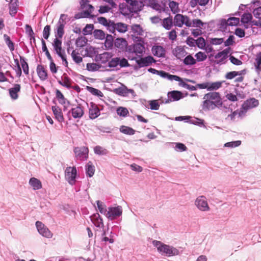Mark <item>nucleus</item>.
Wrapping results in <instances>:
<instances>
[{
	"mask_svg": "<svg viewBox=\"0 0 261 261\" xmlns=\"http://www.w3.org/2000/svg\"><path fill=\"white\" fill-rule=\"evenodd\" d=\"M112 57L111 54L108 52H104L102 54H97L95 57V61L97 62H100L101 64H105Z\"/></svg>",
	"mask_w": 261,
	"mask_h": 261,
	"instance_id": "nucleus-15",
	"label": "nucleus"
},
{
	"mask_svg": "<svg viewBox=\"0 0 261 261\" xmlns=\"http://www.w3.org/2000/svg\"><path fill=\"white\" fill-rule=\"evenodd\" d=\"M204 100L201 105L202 109L205 111L214 110L216 108L220 109L223 107V101L219 92H212L204 94Z\"/></svg>",
	"mask_w": 261,
	"mask_h": 261,
	"instance_id": "nucleus-1",
	"label": "nucleus"
},
{
	"mask_svg": "<svg viewBox=\"0 0 261 261\" xmlns=\"http://www.w3.org/2000/svg\"><path fill=\"white\" fill-rule=\"evenodd\" d=\"M222 86V82H208V91L216 90L220 88Z\"/></svg>",
	"mask_w": 261,
	"mask_h": 261,
	"instance_id": "nucleus-43",
	"label": "nucleus"
},
{
	"mask_svg": "<svg viewBox=\"0 0 261 261\" xmlns=\"http://www.w3.org/2000/svg\"><path fill=\"white\" fill-rule=\"evenodd\" d=\"M64 25H63V24H58V26H57V32H55L56 33V38H62L64 34Z\"/></svg>",
	"mask_w": 261,
	"mask_h": 261,
	"instance_id": "nucleus-51",
	"label": "nucleus"
},
{
	"mask_svg": "<svg viewBox=\"0 0 261 261\" xmlns=\"http://www.w3.org/2000/svg\"><path fill=\"white\" fill-rule=\"evenodd\" d=\"M174 55L177 58L180 59L181 58L184 57L186 55V51L181 46L176 47L173 51Z\"/></svg>",
	"mask_w": 261,
	"mask_h": 261,
	"instance_id": "nucleus-35",
	"label": "nucleus"
},
{
	"mask_svg": "<svg viewBox=\"0 0 261 261\" xmlns=\"http://www.w3.org/2000/svg\"><path fill=\"white\" fill-rule=\"evenodd\" d=\"M89 0H79L81 8L82 9L94 10V7L89 4Z\"/></svg>",
	"mask_w": 261,
	"mask_h": 261,
	"instance_id": "nucleus-40",
	"label": "nucleus"
},
{
	"mask_svg": "<svg viewBox=\"0 0 261 261\" xmlns=\"http://www.w3.org/2000/svg\"><path fill=\"white\" fill-rule=\"evenodd\" d=\"M90 219L93 224L97 227L103 226V221L98 213L94 214L90 216Z\"/></svg>",
	"mask_w": 261,
	"mask_h": 261,
	"instance_id": "nucleus-20",
	"label": "nucleus"
},
{
	"mask_svg": "<svg viewBox=\"0 0 261 261\" xmlns=\"http://www.w3.org/2000/svg\"><path fill=\"white\" fill-rule=\"evenodd\" d=\"M4 38L5 43L7 45L9 49L11 51H13L14 50V44L11 40L10 37L9 36H8L7 34H4Z\"/></svg>",
	"mask_w": 261,
	"mask_h": 261,
	"instance_id": "nucleus-47",
	"label": "nucleus"
},
{
	"mask_svg": "<svg viewBox=\"0 0 261 261\" xmlns=\"http://www.w3.org/2000/svg\"><path fill=\"white\" fill-rule=\"evenodd\" d=\"M116 112L118 115L123 117H126L129 113L128 110L122 107H118L116 110Z\"/></svg>",
	"mask_w": 261,
	"mask_h": 261,
	"instance_id": "nucleus-49",
	"label": "nucleus"
},
{
	"mask_svg": "<svg viewBox=\"0 0 261 261\" xmlns=\"http://www.w3.org/2000/svg\"><path fill=\"white\" fill-rule=\"evenodd\" d=\"M71 113L72 117L75 118H81L84 114V110L80 105L77 106L75 108H72L69 113Z\"/></svg>",
	"mask_w": 261,
	"mask_h": 261,
	"instance_id": "nucleus-16",
	"label": "nucleus"
},
{
	"mask_svg": "<svg viewBox=\"0 0 261 261\" xmlns=\"http://www.w3.org/2000/svg\"><path fill=\"white\" fill-rule=\"evenodd\" d=\"M195 57L196 58V60L198 62H201L204 61L206 58V55L202 51H199L195 55Z\"/></svg>",
	"mask_w": 261,
	"mask_h": 261,
	"instance_id": "nucleus-58",
	"label": "nucleus"
},
{
	"mask_svg": "<svg viewBox=\"0 0 261 261\" xmlns=\"http://www.w3.org/2000/svg\"><path fill=\"white\" fill-rule=\"evenodd\" d=\"M20 85L16 84L13 87L9 89V94L12 99L15 100L18 98V93L20 91Z\"/></svg>",
	"mask_w": 261,
	"mask_h": 261,
	"instance_id": "nucleus-21",
	"label": "nucleus"
},
{
	"mask_svg": "<svg viewBox=\"0 0 261 261\" xmlns=\"http://www.w3.org/2000/svg\"><path fill=\"white\" fill-rule=\"evenodd\" d=\"M152 51L153 55L158 57H163L165 55V50L161 46H153Z\"/></svg>",
	"mask_w": 261,
	"mask_h": 261,
	"instance_id": "nucleus-29",
	"label": "nucleus"
},
{
	"mask_svg": "<svg viewBox=\"0 0 261 261\" xmlns=\"http://www.w3.org/2000/svg\"><path fill=\"white\" fill-rule=\"evenodd\" d=\"M94 152L98 155H106L108 153L107 149L102 148L100 146H96L94 148Z\"/></svg>",
	"mask_w": 261,
	"mask_h": 261,
	"instance_id": "nucleus-50",
	"label": "nucleus"
},
{
	"mask_svg": "<svg viewBox=\"0 0 261 261\" xmlns=\"http://www.w3.org/2000/svg\"><path fill=\"white\" fill-rule=\"evenodd\" d=\"M184 15L180 14L175 15L174 18V25L176 27H181L184 24Z\"/></svg>",
	"mask_w": 261,
	"mask_h": 261,
	"instance_id": "nucleus-37",
	"label": "nucleus"
},
{
	"mask_svg": "<svg viewBox=\"0 0 261 261\" xmlns=\"http://www.w3.org/2000/svg\"><path fill=\"white\" fill-rule=\"evenodd\" d=\"M110 33H114L116 31V23L114 21L111 20L106 27Z\"/></svg>",
	"mask_w": 261,
	"mask_h": 261,
	"instance_id": "nucleus-59",
	"label": "nucleus"
},
{
	"mask_svg": "<svg viewBox=\"0 0 261 261\" xmlns=\"http://www.w3.org/2000/svg\"><path fill=\"white\" fill-rule=\"evenodd\" d=\"M196 45L199 48L203 49L205 45V41L203 38L199 37L196 40Z\"/></svg>",
	"mask_w": 261,
	"mask_h": 261,
	"instance_id": "nucleus-62",
	"label": "nucleus"
},
{
	"mask_svg": "<svg viewBox=\"0 0 261 261\" xmlns=\"http://www.w3.org/2000/svg\"><path fill=\"white\" fill-rule=\"evenodd\" d=\"M252 13L255 18L261 20V7L254 9Z\"/></svg>",
	"mask_w": 261,
	"mask_h": 261,
	"instance_id": "nucleus-64",
	"label": "nucleus"
},
{
	"mask_svg": "<svg viewBox=\"0 0 261 261\" xmlns=\"http://www.w3.org/2000/svg\"><path fill=\"white\" fill-rule=\"evenodd\" d=\"M62 81H58V83L63 87L69 89L71 88V80L66 73H64L62 77Z\"/></svg>",
	"mask_w": 261,
	"mask_h": 261,
	"instance_id": "nucleus-24",
	"label": "nucleus"
},
{
	"mask_svg": "<svg viewBox=\"0 0 261 261\" xmlns=\"http://www.w3.org/2000/svg\"><path fill=\"white\" fill-rule=\"evenodd\" d=\"M195 204L201 211H207L209 210V206L206 199L203 196L197 197L195 200Z\"/></svg>",
	"mask_w": 261,
	"mask_h": 261,
	"instance_id": "nucleus-9",
	"label": "nucleus"
},
{
	"mask_svg": "<svg viewBox=\"0 0 261 261\" xmlns=\"http://www.w3.org/2000/svg\"><path fill=\"white\" fill-rule=\"evenodd\" d=\"M73 151L75 157L80 160H86L88 156V148L85 146L75 147L74 148Z\"/></svg>",
	"mask_w": 261,
	"mask_h": 261,
	"instance_id": "nucleus-6",
	"label": "nucleus"
},
{
	"mask_svg": "<svg viewBox=\"0 0 261 261\" xmlns=\"http://www.w3.org/2000/svg\"><path fill=\"white\" fill-rule=\"evenodd\" d=\"M29 184L34 190L40 189L42 188L41 182L36 178L32 177L29 180Z\"/></svg>",
	"mask_w": 261,
	"mask_h": 261,
	"instance_id": "nucleus-30",
	"label": "nucleus"
},
{
	"mask_svg": "<svg viewBox=\"0 0 261 261\" xmlns=\"http://www.w3.org/2000/svg\"><path fill=\"white\" fill-rule=\"evenodd\" d=\"M119 10L120 13L124 16H128L130 14L129 4L126 2L119 4Z\"/></svg>",
	"mask_w": 261,
	"mask_h": 261,
	"instance_id": "nucleus-34",
	"label": "nucleus"
},
{
	"mask_svg": "<svg viewBox=\"0 0 261 261\" xmlns=\"http://www.w3.org/2000/svg\"><path fill=\"white\" fill-rule=\"evenodd\" d=\"M97 208L99 212L107 216L108 213V210L106 208V205L101 201L99 200L96 201Z\"/></svg>",
	"mask_w": 261,
	"mask_h": 261,
	"instance_id": "nucleus-41",
	"label": "nucleus"
},
{
	"mask_svg": "<svg viewBox=\"0 0 261 261\" xmlns=\"http://www.w3.org/2000/svg\"><path fill=\"white\" fill-rule=\"evenodd\" d=\"M229 51V48H227L215 55L214 57L216 59H220V60L217 62V64H221L227 59Z\"/></svg>",
	"mask_w": 261,
	"mask_h": 261,
	"instance_id": "nucleus-18",
	"label": "nucleus"
},
{
	"mask_svg": "<svg viewBox=\"0 0 261 261\" xmlns=\"http://www.w3.org/2000/svg\"><path fill=\"white\" fill-rule=\"evenodd\" d=\"M138 42L135 44L133 46L134 52L136 54H142L144 50L143 39L141 37H137Z\"/></svg>",
	"mask_w": 261,
	"mask_h": 261,
	"instance_id": "nucleus-14",
	"label": "nucleus"
},
{
	"mask_svg": "<svg viewBox=\"0 0 261 261\" xmlns=\"http://www.w3.org/2000/svg\"><path fill=\"white\" fill-rule=\"evenodd\" d=\"M18 0H11L9 4V14L12 17H14L17 12Z\"/></svg>",
	"mask_w": 261,
	"mask_h": 261,
	"instance_id": "nucleus-27",
	"label": "nucleus"
},
{
	"mask_svg": "<svg viewBox=\"0 0 261 261\" xmlns=\"http://www.w3.org/2000/svg\"><path fill=\"white\" fill-rule=\"evenodd\" d=\"M101 65L94 63H89L86 65L87 69L89 71H97L101 68Z\"/></svg>",
	"mask_w": 261,
	"mask_h": 261,
	"instance_id": "nucleus-45",
	"label": "nucleus"
},
{
	"mask_svg": "<svg viewBox=\"0 0 261 261\" xmlns=\"http://www.w3.org/2000/svg\"><path fill=\"white\" fill-rule=\"evenodd\" d=\"M77 171L75 167H67L65 171V177L68 183L73 186L75 184Z\"/></svg>",
	"mask_w": 261,
	"mask_h": 261,
	"instance_id": "nucleus-3",
	"label": "nucleus"
},
{
	"mask_svg": "<svg viewBox=\"0 0 261 261\" xmlns=\"http://www.w3.org/2000/svg\"><path fill=\"white\" fill-rule=\"evenodd\" d=\"M36 226L38 231L43 237L47 238H51L52 237V233L41 222L37 221L36 222Z\"/></svg>",
	"mask_w": 261,
	"mask_h": 261,
	"instance_id": "nucleus-8",
	"label": "nucleus"
},
{
	"mask_svg": "<svg viewBox=\"0 0 261 261\" xmlns=\"http://www.w3.org/2000/svg\"><path fill=\"white\" fill-rule=\"evenodd\" d=\"M51 109L56 119L60 122H63L64 121V117L61 109L56 106H53Z\"/></svg>",
	"mask_w": 261,
	"mask_h": 261,
	"instance_id": "nucleus-26",
	"label": "nucleus"
},
{
	"mask_svg": "<svg viewBox=\"0 0 261 261\" xmlns=\"http://www.w3.org/2000/svg\"><path fill=\"white\" fill-rule=\"evenodd\" d=\"M120 132L124 134L128 135H133L136 130L129 126L122 125L120 128Z\"/></svg>",
	"mask_w": 261,
	"mask_h": 261,
	"instance_id": "nucleus-39",
	"label": "nucleus"
},
{
	"mask_svg": "<svg viewBox=\"0 0 261 261\" xmlns=\"http://www.w3.org/2000/svg\"><path fill=\"white\" fill-rule=\"evenodd\" d=\"M85 170L87 176L91 177L93 176L95 172V167L92 165L91 162H89L85 166Z\"/></svg>",
	"mask_w": 261,
	"mask_h": 261,
	"instance_id": "nucleus-36",
	"label": "nucleus"
},
{
	"mask_svg": "<svg viewBox=\"0 0 261 261\" xmlns=\"http://www.w3.org/2000/svg\"><path fill=\"white\" fill-rule=\"evenodd\" d=\"M240 22V19L239 18L231 17L227 19V23L229 26H236Z\"/></svg>",
	"mask_w": 261,
	"mask_h": 261,
	"instance_id": "nucleus-54",
	"label": "nucleus"
},
{
	"mask_svg": "<svg viewBox=\"0 0 261 261\" xmlns=\"http://www.w3.org/2000/svg\"><path fill=\"white\" fill-rule=\"evenodd\" d=\"M127 45V41L124 38H118L114 41V46L115 47L123 51Z\"/></svg>",
	"mask_w": 261,
	"mask_h": 261,
	"instance_id": "nucleus-19",
	"label": "nucleus"
},
{
	"mask_svg": "<svg viewBox=\"0 0 261 261\" xmlns=\"http://www.w3.org/2000/svg\"><path fill=\"white\" fill-rule=\"evenodd\" d=\"M120 62V58L118 57H116L114 58H113L110 60L109 62L108 66L109 67L112 68V67H115L117 65H119Z\"/></svg>",
	"mask_w": 261,
	"mask_h": 261,
	"instance_id": "nucleus-57",
	"label": "nucleus"
},
{
	"mask_svg": "<svg viewBox=\"0 0 261 261\" xmlns=\"http://www.w3.org/2000/svg\"><path fill=\"white\" fill-rule=\"evenodd\" d=\"M56 97L58 99L59 102L62 105H64V109H65L67 107L70 105V102L66 100L63 94L59 90L57 89L56 91Z\"/></svg>",
	"mask_w": 261,
	"mask_h": 261,
	"instance_id": "nucleus-25",
	"label": "nucleus"
},
{
	"mask_svg": "<svg viewBox=\"0 0 261 261\" xmlns=\"http://www.w3.org/2000/svg\"><path fill=\"white\" fill-rule=\"evenodd\" d=\"M132 30L137 35H142L143 33V30L141 26L139 24H134L132 26Z\"/></svg>",
	"mask_w": 261,
	"mask_h": 261,
	"instance_id": "nucleus-55",
	"label": "nucleus"
},
{
	"mask_svg": "<svg viewBox=\"0 0 261 261\" xmlns=\"http://www.w3.org/2000/svg\"><path fill=\"white\" fill-rule=\"evenodd\" d=\"M149 105L150 109L153 110H158L160 107V105L157 100H150Z\"/></svg>",
	"mask_w": 261,
	"mask_h": 261,
	"instance_id": "nucleus-61",
	"label": "nucleus"
},
{
	"mask_svg": "<svg viewBox=\"0 0 261 261\" xmlns=\"http://www.w3.org/2000/svg\"><path fill=\"white\" fill-rule=\"evenodd\" d=\"M53 46L57 55L63 53V50H62V41L60 39L56 38L53 43Z\"/></svg>",
	"mask_w": 261,
	"mask_h": 261,
	"instance_id": "nucleus-33",
	"label": "nucleus"
},
{
	"mask_svg": "<svg viewBox=\"0 0 261 261\" xmlns=\"http://www.w3.org/2000/svg\"><path fill=\"white\" fill-rule=\"evenodd\" d=\"M89 118L94 119L98 117L100 114V110L98 106L93 102L90 103L89 109Z\"/></svg>",
	"mask_w": 261,
	"mask_h": 261,
	"instance_id": "nucleus-12",
	"label": "nucleus"
},
{
	"mask_svg": "<svg viewBox=\"0 0 261 261\" xmlns=\"http://www.w3.org/2000/svg\"><path fill=\"white\" fill-rule=\"evenodd\" d=\"M209 0H190V4L192 8L195 7L197 5L200 6H205L207 4Z\"/></svg>",
	"mask_w": 261,
	"mask_h": 261,
	"instance_id": "nucleus-44",
	"label": "nucleus"
},
{
	"mask_svg": "<svg viewBox=\"0 0 261 261\" xmlns=\"http://www.w3.org/2000/svg\"><path fill=\"white\" fill-rule=\"evenodd\" d=\"M127 3L129 4L130 14L133 13H138L140 11L144 6L142 1H137L136 0H127Z\"/></svg>",
	"mask_w": 261,
	"mask_h": 261,
	"instance_id": "nucleus-7",
	"label": "nucleus"
},
{
	"mask_svg": "<svg viewBox=\"0 0 261 261\" xmlns=\"http://www.w3.org/2000/svg\"><path fill=\"white\" fill-rule=\"evenodd\" d=\"M37 73L41 81H44L47 79V70H45L43 65H38L37 66Z\"/></svg>",
	"mask_w": 261,
	"mask_h": 261,
	"instance_id": "nucleus-22",
	"label": "nucleus"
},
{
	"mask_svg": "<svg viewBox=\"0 0 261 261\" xmlns=\"http://www.w3.org/2000/svg\"><path fill=\"white\" fill-rule=\"evenodd\" d=\"M105 46L107 49H111L114 45L113 37L111 35L107 34L105 37Z\"/></svg>",
	"mask_w": 261,
	"mask_h": 261,
	"instance_id": "nucleus-31",
	"label": "nucleus"
},
{
	"mask_svg": "<svg viewBox=\"0 0 261 261\" xmlns=\"http://www.w3.org/2000/svg\"><path fill=\"white\" fill-rule=\"evenodd\" d=\"M153 245L157 249L158 251L162 255L171 256L177 255L179 251L172 246L164 244L161 241L154 240L152 241Z\"/></svg>",
	"mask_w": 261,
	"mask_h": 261,
	"instance_id": "nucleus-2",
	"label": "nucleus"
},
{
	"mask_svg": "<svg viewBox=\"0 0 261 261\" xmlns=\"http://www.w3.org/2000/svg\"><path fill=\"white\" fill-rule=\"evenodd\" d=\"M173 24L172 18L170 16L162 20V25L167 30H170Z\"/></svg>",
	"mask_w": 261,
	"mask_h": 261,
	"instance_id": "nucleus-32",
	"label": "nucleus"
},
{
	"mask_svg": "<svg viewBox=\"0 0 261 261\" xmlns=\"http://www.w3.org/2000/svg\"><path fill=\"white\" fill-rule=\"evenodd\" d=\"M252 16L251 13H244L241 17V21L242 23L244 24V27L245 28H248L247 25L245 24L248 23L249 22H251Z\"/></svg>",
	"mask_w": 261,
	"mask_h": 261,
	"instance_id": "nucleus-38",
	"label": "nucleus"
},
{
	"mask_svg": "<svg viewBox=\"0 0 261 261\" xmlns=\"http://www.w3.org/2000/svg\"><path fill=\"white\" fill-rule=\"evenodd\" d=\"M94 10H91L89 9H85L81 12L77 13L75 14L74 18L76 19L83 18H91L93 17L91 14Z\"/></svg>",
	"mask_w": 261,
	"mask_h": 261,
	"instance_id": "nucleus-28",
	"label": "nucleus"
},
{
	"mask_svg": "<svg viewBox=\"0 0 261 261\" xmlns=\"http://www.w3.org/2000/svg\"><path fill=\"white\" fill-rule=\"evenodd\" d=\"M93 35L95 39L103 40L105 38L106 34L101 30H95L93 32Z\"/></svg>",
	"mask_w": 261,
	"mask_h": 261,
	"instance_id": "nucleus-46",
	"label": "nucleus"
},
{
	"mask_svg": "<svg viewBox=\"0 0 261 261\" xmlns=\"http://www.w3.org/2000/svg\"><path fill=\"white\" fill-rule=\"evenodd\" d=\"M241 144V141L229 142L224 144L226 147H236L240 146Z\"/></svg>",
	"mask_w": 261,
	"mask_h": 261,
	"instance_id": "nucleus-60",
	"label": "nucleus"
},
{
	"mask_svg": "<svg viewBox=\"0 0 261 261\" xmlns=\"http://www.w3.org/2000/svg\"><path fill=\"white\" fill-rule=\"evenodd\" d=\"M159 75L163 78L167 79L170 81H181V79L175 75H172L163 70H160Z\"/></svg>",
	"mask_w": 261,
	"mask_h": 261,
	"instance_id": "nucleus-23",
	"label": "nucleus"
},
{
	"mask_svg": "<svg viewBox=\"0 0 261 261\" xmlns=\"http://www.w3.org/2000/svg\"><path fill=\"white\" fill-rule=\"evenodd\" d=\"M87 90L91 94L98 97H103V93L99 90L90 86H87Z\"/></svg>",
	"mask_w": 261,
	"mask_h": 261,
	"instance_id": "nucleus-48",
	"label": "nucleus"
},
{
	"mask_svg": "<svg viewBox=\"0 0 261 261\" xmlns=\"http://www.w3.org/2000/svg\"><path fill=\"white\" fill-rule=\"evenodd\" d=\"M79 53H76L75 50H73L71 53V56L73 60V61L76 63L79 64L83 61V58L80 56H78Z\"/></svg>",
	"mask_w": 261,
	"mask_h": 261,
	"instance_id": "nucleus-56",
	"label": "nucleus"
},
{
	"mask_svg": "<svg viewBox=\"0 0 261 261\" xmlns=\"http://www.w3.org/2000/svg\"><path fill=\"white\" fill-rule=\"evenodd\" d=\"M114 91L116 94L122 96H127L129 93L133 94L135 93L133 89H129L124 85L115 89Z\"/></svg>",
	"mask_w": 261,
	"mask_h": 261,
	"instance_id": "nucleus-13",
	"label": "nucleus"
},
{
	"mask_svg": "<svg viewBox=\"0 0 261 261\" xmlns=\"http://www.w3.org/2000/svg\"><path fill=\"white\" fill-rule=\"evenodd\" d=\"M128 30V25L122 23H116V30L119 33H124Z\"/></svg>",
	"mask_w": 261,
	"mask_h": 261,
	"instance_id": "nucleus-42",
	"label": "nucleus"
},
{
	"mask_svg": "<svg viewBox=\"0 0 261 261\" xmlns=\"http://www.w3.org/2000/svg\"><path fill=\"white\" fill-rule=\"evenodd\" d=\"M168 98L165 101V103L172 101H177L183 97L182 94L178 91H172L168 93Z\"/></svg>",
	"mask_w": 261,
	"mask_h": 261,
	"instance_id": "nucleus-11",
	"label": "nucleus"
},
{
	"mask_svg": "<svg viewBox=\"0 0 261 261\" xmlns=\"http://www.w3.org/2000/svg\"><path fill=\"white\" fill-rule=\"evenodd\" d=\"M258 105V100L254 98H249L245 101L243 103L244 108L247 109L248 110L257 107Z\"/></svg>",
	"mask_w": 261,
	"mask_h": 261,
	"instance_id": "nucleus-17",
	"label": "nucleus"
},
{
	"mask_svg": "<svg viewBox=\"0 0 261 261\" xmlns=\"http://www.w3.org/2000/svg\"><path fill=\"white\" fill-rule=\"evenodd\" d=\"M167 3L166 0H149L148 6L161 12L165 11Z\"/></svg>",
	"mask_w": 261,
	"mask_h": 261,
	"instance_id": "nucleus-4",
	"label": "nucleus"
},
{
	"mask_svg": "<svg viewBox=\"0 0 261 261\" xmlns=\"http://www.w3.org/2000/svg\"><path fill=\"white\" fill-rule=\"evenodd\" d=\"M122 214V208L121 206L116 207H109L108 210L107 217L111 220H113L118 217L120 216Z\"/></svg>",
	"mask_w": 261,
	"mask_h": 261,
	"instance_id": "nucleus-5",
	"label": "nucleus"
},
{
	"mask_svg": "<svg viewBox=\"0 0 261 261\" xmlns=\"http://www.w3.org/2000/svg\"><path fill=\"white\" fill-rule=\"evenodd\" d=\"M196 63V60L191 55L187 56L184 60V63L186 65H194Z\"/></svg>",
	"mask_w": 261,
	"mask_h": 261,
	"instance_id": "nucleus-52",
	"label": "nucleus"
},
{
	"mask_svg": "<svg viewBox=\"0 0 261 261\" xmlns=\"http://www.w3.org/2000/svg\"><path fill=\"white\" fill-rule=\"evenodd\" d=\"M50 27L49 25H46L43 31V36L45 39H47L50 35Z\"/></svg>",
	"mask_w": 261,
	"mask_h": 261,
	"instance_id": "nucleus-63",
	"label": "nucleus"
},
{
	"mask_svg": "<svg viewBox=\"0 0 261 261\" xmlns=\"http://www.w3.org/2000/svg\"><path fill=\"white\" fill-rule=\"evenodd\" d=\"M136 61L139 67L141 68L150 65L152 63H154L155 60L152 57L147 56L145 58H141L139 59H136Z\"/></svg>",
	"mask_w": 261,
	"mask_h": 261,
	"instance_id": "nucleus-10",
	"label": "nucleus"
},
{
	"mask_svg": "<svg viewBox=\"0 0 261 261\" xmlns=\"http://www.w3.org/2000/svg\"><path fill=\"white\" fill-rule=\"evenodd\" d=\"M87 39L85 37H79L76 40V45L77 47H82L86 45Z\"/></svg>",
	"mask_w": 261,
	"mask_h": 261,
	"instance_id": "nucleus-53",
	"label": "nucleus"
}]
</instances>
